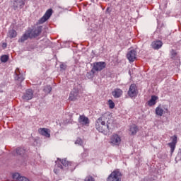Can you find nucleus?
<instances>
[{"label":"nucleus","mask_w":181,"mask_h":181,"mask_svg":"<svg viewBox=\"0 0 181 181\" xmlns=\"http://www.w3.org/2000/svg\"><path fill=\"white\" fill-rule=\"evenodd\" d=\"M24 101H29L33 98V90L32 89H28L22 97Z\"/></svg>","instance_id":"nucleus-11"},{"label":"nucleus","mask_w":181,"mask_h":181,"mask_svg":"<svg viewBox=\"0 0 181 181\" xmlns=\"http://www.w3.org/2000/svg\"><path fill=\"white\" fill-rule=\"evenodd\" d=\"M78 122L80 124V125H83V127H88L90 124V119L88 117H86V115H82L79 116Z\"/></svg>","instance_id":"nucleus-9"},{"label":"nucleus","mask_w":181,"mask_h":181,"mask_svg":"<svg viewBox=\"0 0 181 181\" xmlns=\"http://www.w3.org/2000/svg\"><path fill=\"white\" fill-rule=\"evenodd\" d=\"M156 115H158L159 117H162V115H163V114H165V110H163V106H162V105H159L156 108Z\"/></svg>","instance_id":"nucleus-20"},{"label":"nucleus","mask_w":181,"mask_h":181,"mask_svg":"<svg viewBox=\"0 0 181 181\" xmlns=\"http://www.w3.org/2000/svg\"><path fill=\"white\" fill-rule=\"evenodd\" d=\"M7 36L10 37V39H13L18 36V33L13 29L9 30Z\"/></svg>","instance_id":"nucleus-21"},{"label":"nucleus","mask_w":181,"mask_h":181,"mask_svg":"<svg viewBox=\"0 0 181 181\" xmlns=\"http://www.w3.org/2000/svg\"><path fill=\"white\" fill-rule=\"evenodd\" d=\"M16 153H17V155H25V153H26V150H25V148H18L16 150Z\"/></svg>","instance_id":"nucleus-24"},{"label":"nucleus","mask_w":181,"mask_h":181,"mask_svg":"<svg viewBox=\"0 0 181 181\" xmlns=\"http://www.w3.org/2000/svg\"><path fill=\"white\" fill-rule=\"evenodd\" d=\"M13 179H16V180L20 181L22 179V176L18 173H15L13 174Z\"/></svg>","instance_id":"nucleus-25"},{"label":"nucleus","mask_w":181,"mask_h":181,"mask_svg":"<svg viewBox=\"0 0 181 181\" xmlns=\"http://www.w3.org/2000/svg\"><path fill=\"white\" fill-rule=\"evenodd\" d=\"M26 0H11V8L13 11H21L25 6Z\"/></svg>","instance_id":"nucleus-4"},{"label":"nucleus","mask_w":181,"mask_h":181,"mask_svg":"<svg viewBox=\"0 0 181 181\" xmlns=\"http://www.w3.org/2000/svg\"><path fill=\"white\" fill-rule=\"evenodd\" d=\"M6 46H7L6 43H3L2 47H4V49H5Z\"/></svg>","instance_id":"nucleus-35"},{"label":"nucleus","mask_w":181,"mask_h":181,"mask_svg":"<svg viewBox=\"0 0 181 181\" xmlns=\"http://www.w3.org/2000/svg\"><path fill=\"white\" fill-rule=\"evenodd\" d=\"M106 66L107 64L104 62H94L90 73H92V74H95V73L104 70V68L106 67Z\"/></svg>","instance_id":"nucleus-5"},{"label":"nucleus","mask_w":181,"mask_h":181,"mask_svg":"<svg viewBox=\"0 0 181 181\" xmlns=\"http://www.w3.org/2000/svg\"><path fill=\"white\" fill-rule=\"evenodd\" d=\"M52 15H53V9L49 8L45 12L44 16L38 21V23L40 25L45 23V22H46L47 21H49V19H50V16H52Z\"/></svg>","instance_id":"nucleus-8"},{"label":"nucleus","mask_w":181,"mask_h":181,"mask_svg":"<svg viewBox=\"0 0 181 181\" xmlns=\"http://www.w3.org/2000/svg\"><path fill=\"white\" fill-rule=\"evenodd\" d=\"M77 92L76 91H72L71 92L70 95H69V100L70 101H75V100L77 99Z\"/></svg>","instance_id":"nucleus-23"},{"label":"nucleus","mask_w":181,"mask_h":181,"mask_svg":"<svg viewBox=\"0 0 181 181\" xmlns=\"http://www.w3.org/2000/svg\"><path fill=\"white\" fill-rule=\"evenodd\" d=\"M9 60V57L8 55H3L1 57V63H6Z\"/></svg>","instance_id":"nucleus-26"},{"label":"nucleus","mask_w":181,"mask_h":181,"mask_svg":"<svg viewBox=\"0 0 181 181\" xmlns=\"http://www.w3.org/2000/svg\"><path fill=\"white\" fill-rule=\"evenodd\" d=\"M70 162L67 161V160L66 159H63V160H60V159H57V161H55V167L54 169V172L56 175H59V173H60V170H62L63 169V166H69V165H71Z\"/></svg>","instance_id":"nucleus-2"},{"label":"nucleus","mask_w":181,"mask_h":181,"mask_svg":"<svg viewBox=\"0 0 181 181\" xmlns=\"http://www.w3.org/2000/svg\"><path fill=\"white\" fill-rule=\"evenodd\" d=\"M60 69H61V70H66V69H67V66H66V64H62L60 65Z\"/></svg>","instance_id":"nucleus-31"},{"label":"nucleus","mask_w":181,"mask_h":181,"mask_svg":"<svg viewBox=\"0 0 181 181\" xmlns=\"http://www.w3.org/2000/svg\"><path fill=\"white\" fill-rule=\"evenodd\" d=\"M85 181H95V180L91 175H89L85 178Z\"/></svg>","instance_id":"nucleus-30"},{"label":"nucleus","mask_w":181,"mask_h":181,"mask_svg":"<svg viewBox=\"0 0 181 181\" xmlns=\"http://www.w3.org/2000/svg\"><path fill=\"white\" fill-rule=\"evenodd\" d=\"M76 145H79L80 146H83V140L80 138H78L75 141Z\"/></svg>","instance_id":"nucleus-28"},{"label":"nucleus","mask_w":181,"mask_h":181,"mask_svg":"<svg viewBox=\"0 0 181 181\" xmlns=\"http://www.w3.org/2000/svg\"><path fill=\"white\" fill-rule=\"evenodd\" d=\"M20 181H30L29 179L25 177H21V178H20Z\"/></svg>","instance_id":"nucleus-32"},{"label":"nucleus","mask_w":181,"mask_h":181,"mask_svg":"<svg viewBox=\"0 0 181 181\" xmlns=\"http://www.w3.org/2000/svg\"><path fill=\"white\" fill-rule=\"evenodd\" d=\"M28 39H30V32L27 30L21 38L18 39V43H24Z\"/></svg>","instance_id":"nucleus-13"},{"label":"nucleus","mask_w":181,"mask_h":181,"mask_svg":"<svg viewBox=\"0 0 181 181\" xmlns=\"http://www.w3.org/2000/svg\"><path fill=\"white\" fill-rule=\"evenodd\" d=\"M139 131V129L138 128V126H136V124H132L129 127V134L132 136L136 135V132Z\"/></svg>","instance_id":"nucleus-16"},{"label":"nucleus","mask_w":181,"mask_h":181,"mask_svg":"<svg viewBox=\"0 0 181 181\" xmlns=\"http://www.w3.org/2000/svg\"><path fill=\"white\" fill-rule=\"evenodd\" d=\"M156 100H158V96H151V100L148 102V105H149V107L155 105V104H156Z\"/></svg>","instance_id":"nucleus-22"},{"label":"nucleus","mask_w":181,"mask_h":181,"mask_svg":"<svg viewBox=\"0 0 181 181\" xmlns=\"http://www.w3.org/2000/svg\"><path fill=\"white\" fill-rule=\"evenodd\" d=\"M44 91L49 94L52 91V86H47L44 88Z\"/></svg>","instance_id":"nucleus-27"},{"label":"nucleus","mask_w":181,"mask_h":181,"mask_svg":"<svg viewBox=\"0 0 181 181\" xmlns=\"http://www.w3.org/2000/svg\"><path fill=\"white\" fill-rule=\"evenodd\" d=\"M15 80H18V81H23L25 80V77L23 76V74L21 73V71L19 69H16L15 71Z\"/></svg>","instance_id":"nucleus-17"},{"label":"nucleus","mask_w":181,"mask_h":181,"mask_svg":"<svg viewBox=\"0 0 181 181\" xmlns=\"http://www.w3.org/2000/svg\"><path fill=\"white\" fill-rule=\"evenodd\" d=\"M127 57L129 62H135V59H136V51H135V49L129 51L127 52Z\"/></svg>","instance_id":"nucleus-12"},{"label":"nucleus","mask_w":181,"mask_h":181,"mask_svg":"<svg viewBox=\"0 0 181 181\" xmlns=\"http://www.w3.org/2000/svg\"><path fill=\"white\" fill-rule=\"evenodd\" d=\"M122 90L119 88H115L112 92V95L114 97V98H119L121 95L123 94Z\"/></svg>","instance_id":"nucleus-18"},{"label":"nucleus","mask_w":181,"mask_h":181,"mask_svg":"<svg viewBox=\"0 0 181 181\" xmlns=\"http://www.w3.org/2000/svg\"><path fill=\"white\" fill-rule=\"evenodd\" d=\"M110 144L115 146H119L121 144V136L118 134H112L110 138Z\"/></svg>","instance_id":"nucleus-10"},{"label":"nucleus","mask_w":181,"mask_h":181,"mask_svg":"<svg viewBox=\"0 0 181 181\" xmlns=\"http://www.w3.org/2000/svg\"><path fill=\"white\" fill-rule=\"evenodd\" d=\"M42 26H37L32 30H28L30 33V39H35L38 36H40V33H42Z\"/></svg>","instance_id":"nucleus-7"},{"label":"nucleus","mask_w":181,"mask_h":181,"mask_svg":"<svg viewBox=\"0 0 181 181\" xmlns=\"http://www.w3.org/2000/svg\"><path fill=\"white\" fill-rule=\"evenodd\" d=\"M177 141V137L175 136L173 139V142L169 143L168 146H170L171 149V153H173L175 152V148H176V142Z\"/></svg>","instance_id":"nucleus-19"},{"label":"nucleus","mask_w":181,"mask_h":181,"mask_svg":"<svg viewBox=\"0 0 181 181\" xmlns=\"http://www.w3.org/2000/svg\"><path fill=\"white\" fill-rule=\"evenodd\" d=\"M163 45V42L160 40H156L151 43V47L154 49V50H159Z\"/></svg>","instance_id":"nucleus-14"},{"label":"nucleus","mask_w":181,"mask_h":181,"mask_svg":"<svg viewBox=\"0 0 181 181\" xmlns=\"http://www.w3.org/2000/svg\"><path fill=\"white\" fill-rule=\"evenodd\" d=\"M81 155H82V158H87L88 154L87 153H83Z\"/></svg>","instance_id":"nucleus-33"},{"label":"nucleus","mask_w":181,"mask_h":181,"mask_svg":"<svg viewBox=\"0 0 181 181\" xmlns=\"http://www.w3.org/2000/svg\"><path fill=\"white\" fill-rule=\"evenodd\" d=\"M122 173L119 172V170H115L107 177L106 181H122Z\"/></svg>","instance_id":"nucleus-3"},{"label":"nucleus","mask_w":181,"mask_h":181,"mask_svg":"<svg viewBox=\"0 0 181 181\" xmlns=\"http://www.w3.org/2000/svg\"><path fill=\"white\" fill-rule=\"evenodd\" d=\"M110 7H107V9H106V13H110Z\"/></svg>","instance_id":"nucleus-34"},{"label":"nucleus","mask_w":181,"mask_h":181,"mask_svg":"<svg viewBox=\"0 0 181 181\" xmlns=\"http://www.w3.org/2000/svg\"><path fill=\"white\" fill-rule=\"evenodd\" d=\"M108 104H109V107L112 110V108H115V103L112 101V100H108Z\"/></svg>","instance_id":"nucleus-29"},{"label":"nucleus","mask_w":181,"mask_h":181,"mask_svg":"<svg viewBox=\"0 0 181 181\" xmlns=\"http://www.w3.org/2000/svg\"><path fill=\"white\" fill-rule=\"evenodd\" d=\"M111 127V123L110 119L107 118V115H103L99 117L95 122V128L97 131L101 132L104 135H108L110 134V129Z\"/></svg>","instance_id":"nucleus-1"},{"label":"nucleus","mask_w":181,"mask_h":181,"mask_svg":"<svg viewBox=\"0 0 181 181\" xmlns=\"http://www.w3.org/2000/svg\"><path fill=\"white\" fill-rule=\"evenodd\" d=\"M38 132L40 135L46 136V138H50V132L47 128H40Z\"/></svg>","instance_id":"nucleus-15"},{"label":"nucleus","mask_w":181,"mask_h":181,"mask_svg":"<svg viewBox=\"0 0 181 181\" xmlns=\"http://www.w3.org/2000/svg\"><path fill=\"white\" fill-rule=\"evenodd\" d=\"M127 95L130 98H136V96L138 95V88L135 83H132L129 86Z\"/></svg>","instance_id":"nucleus-6"}]
</instances>
